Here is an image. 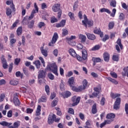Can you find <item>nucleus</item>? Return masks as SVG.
<instances>
[{
	"instance_id": "nucleus-60",
	"label": "nucleus",
	"mask_w": 128,
	"mask_h": 128,
	"mask_svg": "<svg viewBox=\"0 0 128 128\" xmlns=\"http://www.w3.org/2000/svg\"><path fill=\"white\" fill-rule=\"evenodd\" d=\"M110 75L112 78H118V74H116V73L114 72H110Z\"/></svg>"
},
{
	"instance_id": "nucleus-31",
	"label": "nucleus",
	"mask_w": 128,
	"mask_h": 128,
	"mask_svg": "<svg viewBox=\"0 0 128 128\" xmlns=\"http://www.w3.org/2000/svg\"><path fill=\"white\" fill-rule=\"evenodd\" d=\"M98 110H96V104H94L92 106V112L93 114H96Z\"/></svg>"
},
{
	"instance_id": "nucleus-23",
	"label": "nucleus",
	"mask_w": 128,
	"mask_h": 128,
	"mask_svg": "<svg viewBox=\"0 0 128 128\" xmlns=\"http://www.w3.org/2000/svg\"><path fill=\"white\" fill-rule=\"evenodd\" d=\"M112 58L114 62H118L120 60V54L114 53Z\"/></svg>"
},
{
	"instance_id": "nucleus-40",
	"label": "nucleus",
	"mask_w": 128,
	"mask_h": 128,
	"mask_svg": "<svg viewBox=\"0 0 128 128\" xmlns=\"http://www.w3.org/2000/svg\"><path fill=\"white\" fill-rule=\"evenodd\" d=\"M110 6L113 8H116V0H112L110 3Z\"/></svg>"
},
{
	"instance_id": "nucleus-13",
	"label": "nucleus",
	"mask_w": 128,
	"mask_h": 128,
	"mask_svg": "<svg viewBox=\"0 0 128 128\" xmlns=\"http://www.w3.org/2000/svg\"><path fill=\"white\" fill-rule=\"evenodd\" d=\"M46 76V72L44 70H40L38 72V78H44Z\"/></svg>"
},
{
	"instance_id": "nucleus-16",
	"label": "nucleus",
	"mask_w": 128,
	"mask_h": 128,
	"mask_svg": "<svg viewBox=\"0 0 128 128\" xmlns=\"http://www.w3.org/2000/svg\"><path fill=\"white\" fill-rule=\"evenodd\" d=\"M86 34L87 36V38L88 40H96V36H94V34H90L88 32H86Z\"/></svg>"
},
{
	"instance_id": "nucleus-53",
	"label": "nucleus",
	"mask_w": 128,
	"mask_h": 128,
	"mask_svg": "<svg viewBox=\"0 0 128 128\" xmlns=\"http://www.w3.org/2000/svg\"><path fill=\"white\" fill-rule=\"evenodd\" d=\"M46 26V24L44 22H40L38 24V26L39 28H42V26Z\"/></svg>"
},
{
	"instance_id": "nucleus-24",
	"label": "nucleus",
	"mask_w": 128,
	"mask_h": 128,
	"mask_svg": "<svg viewBox=\"0 0 128 128\" xmlns=\"http://www.w3.org/2000/svg\"><path fill=\"white\" fill-rule=\"evenodd\" d=\"M68 52L69 54H70V56H73V58H76V52L72 48H70Z\"/></svg>"
},
{
	"instance_id": "nucleus-43",
	"label": "nucleus",
	"mask_w": 128,
	"mask_h": 128,
	"mask_svg": "<svg viewBox=\"0 0 128 128\" xmlns=\"http://www.w3.org/2000/svg\"><path fill=\"white\" fill-rule=\"evenodd\" d=\"M100 48V45H96L92 48V50H98V49Z\"/></svg>"
},
{
	"instance_id": "nucleus-45",
	"label": "nucleus",
	"mask_w": 128,
	"mask_h": 128,
	"mask_svg": "<svg viewBox=\"0 0 128 128\" xmlns=\"http://www.w3.org/2000/svg\"><path fill=\"white\" fill-rule=\"evenodd\" d=\"M22 27H19L17 29V34L18 36H20L22 34Z\"/></svg>"
},
{
	"instance_id": "nucleus-28",
	"label": "nucleus",
	"mask_w": 128,
	"mask_h": 128,
	"mask_svg": "<svg viewBox=\"0 0 128 128\" xmlns=\"http://www.w3.org/2000/svg\"><path fill=\"white\" fill-rule=\"evenodd\" d=\"M78 38L81 40L82 42H86V37L84 35L80 34L78 35Z\"/></svg>"
},
{
	"instance_id": "nucleus-25",
	"label": "nucleus",
	"mask_w": 128,
	"mask_h": 128,
	"mask_svg": "<svg viewBox=\"0 0 128 128\" xmlns=\"http://www.w3.org/2000/svg\"><path fill=\"white\" fill-rule=\"evenodd\" d=\"M42 106L40 105H38L37 107L36 116H40V111H41Z\"/></svg>"
},
{
	"instance_id": "nucleus-15",
	"label": "nucleus",
	"mask_w": 128,
	"mask_h": 128,
	"mask_svg": "<svg viewBox=\"0 0 128 128\" xmlns=\"http://www.w3.org/2000/svg\"><path fill=\"white\" fill-rule=\"evenodd\" d=\"M13 102L16 106H18L20 104V102L16 96H14L13 98Z\"/></svg>"
},
{
	"instance_id": "nucleus-36",
	"label": "nucleus",
	"mask_w": 128,
	"mask_h": 128,
	"mask_svg": "<svg viewBox=\"0 0 128 128\" xmlns=\"http://www.w3.org/2000/svg\"><path fill=\"white\" fill-rule=\"evenodd\" d=\"M68 16H70L72 20H74V14L72 12H69L68 14Z\"/></svg>"
},
{
	"instance_id": "nucleus-6",
	"label": "nucleus",
	"mask_w": 128,
	"mask_h": 128,
	"mask_svg": "<svg viewBox=\"0 0 128 128\" xmlns=\"http://www.w3.org/2000/svg\"><path fill=\"white\" fill-rule=\"evenodd\" d=\"M74 77L70 78L68 80V82L70 84V88H72V90H74V92H80L82 90H80V88H76V86H72V85L74 84Z\"/></svg>"
},
{
	"instance_id": "nucleus-42",
	"label": "nucleus",
	"mask_w": 128,
	"mask_h": 128,
	"mask_svg": "<svg viewBox=\"0 0 128 128\" xmlns=\"http://www.w3.org/2000/svg\"><path fill=\"white\" fill-rule=\"evenodd\" d=\"M46 102V98L44 96H42L39 100V102Z\"/></svg>"
},
{
	"instance_id": "nucleus-56",
	"label": "nucleus",
	"mask_w": 128,
	"mask_h": 128,
	"mask_svg": "<svg viewBox=\"0 0 128 128\" xmlns=\"http://www.w3.org/2000/svg\"><path fill=\"white\" fill-rule=\"evenodd\" d=\"M116 12V8H114L112 10V13L110 14V16H112V18H114Z\"/></svg>"
},
{
	"instance_id": "nucleus-62",
	"label": "nucleus",
	"mask_w": 128,
	"mask_h": 128,
	"mask_svg": "<svg viewBox=\"0 0 128 128\" xmlns=\"http://www.w3.org/2000/svg\"><path fill=\"white\" fill-rule=\"evenodd\" d=\"M48 78L50 79V80H54V75L50 73L48 74Z\"/></svg>"
},
{
	"instance_id": "nucleus-4",
	"label": "nucleus",
	"mask_w": 128,
	"mask_h": 128,
	"mask_svg": "<svg viewBox=\"0 0 128 128\" xmlns=\"http://www.w3.org/2000/svg\"><path fill=\"white\" fill-rule=\"evenodd\" d=\"M47 70H50L56 76H58V66H56V63L48 64L47 66Z\"/></svg>"
},
{
	"instance_id": "nucleus-54",
	"label": "nucleus",
	"mask_w": 128,
	"mask_h": 128,
	"mask_svg": "<svg viewBox=\"0 0 128 128\" xmlns=\"http://www.w3.org/2000/svg\"><path fill=\"white\" fill-rule=\"evenodd\" d=\"M15 42H16V40L14 38H12L10 40V44L11 46H12V44H14Z\"/></svg>"
},
{
	"instance_id": "nucleus-57",
	"label": "nucleus",
	"mask_w": 128,
	"mask_h": 128,
	"mask_svg": "<svg viewBox=\"0 0 128 128\" xmlns=\"http://www.w3.org/2000/svg\"><path fill=\"white\" fill-rule=\"evenodd\" d=\"M12 110H9L7 114V116L8 118H12Z\"/></svg>"
},
{
	"instance_id": "nucleus-26",
	"label": "nucleus",
	"mask_w": 128,
	"mask_h": 128,
	"mask_svg": "<svg viewBox=\"0 0 128 128\" xmlns=\"http://www.w3.org/2000/svg\"><path fill=\"white\" fill-rule=\"evenodd\" d=\"M104 60L106 62H108L110 60V54L108 52H105L104 54Z\"/></svg>"
},
{
	"instance_id": "nucleus-10",
	"label": "nucleus",
	"mask_w": 128,
	"mask_h": 128,
	"mask_svg": "<svg viewBox=\"0 0 128 128\" xmlns=\"http://www.w3.org/2000/svg\"><path fill=\"white\" fill-rule=\"evenodd\" d=\"M54 118H56V114H50L48 118V123L49 124H52L54 122Z\"/></svg>"
},
{
	"instance_id": "nucleus-22",
	"label": "nucleus",
	"mask_w": 128,
	"mask_h": 128,
	"mask_svg": "<svg viewBox=\"0 0 128 128\" xmlns=\"http://www.w3.org/2000/svg\"><path fill=\"white\" fill-rule=\"evenodd\" d=\"M40 50L41 51L42 54L45 57L48 56V50L44 49V46L41 47L40 48Z\"/></svg>"
},
{
	"instance_id": "nucleus-39",
	"label": "nucleus",
	"mask_w": 128,
	"mask_h": 128,
	"mask_svg": "<svg viewBox=\"0 0 128 128\" xmlns=\"http://www.w3.org/2000/svg\"><path fill=\"white\" fill-rule=\"evenodd\" d=\"M116 44L119 46L121 50H122V40L118 38L116 41Z\"/></svg>"
},
{
	"instance_id": "nucleus-48",
	"label": "nucleus",
	"mask_w": 128,
	"mask_h": 128,
	"mask_svg": "<svg viewBox=\"0 0 128 128\" xmlns=\"http://www.w3.org/2000/svg\"><path fill=\"white\" fill-rule=\"evenodd\" d=\"M106 102V98L102 97L100 100V104L101 106H104V104Z\"/></svg>"
},
{
	"instance_id": "nucleus-9",
	"label": "nucleus",
	"mask_w": 128,
	"mask_h": 128,
	"mask_svg": "<svg viewBox=\"0 0 128 128\" xmlns=\"http://www.w3.org/2000/svg\"><path fill=\"white\" fill-rule=\"evenodd\" d=\"M102 88L100 87H96L94 88V92L92 94V96H90V98L98 96Z\"/></svg>"
},
{
	"instance_id": "nucleus-30",
	"label": "nucleus",
	"mask_w": 128,
	"mask_h": 128,
	"mask_svg": "<svg viewBox=\"0 0 128 128\" xmlns=\"http://www.w3.org/2000/svg\"><path fill=\"white\" fill-rule=\"evenodd\" d=\"M34 64H35L36 68H40V60H37L33 62Z\"/></svg>"
},
{
	"instance_id": "nucleus-61",
	"label": "nucleus",
	"mask_w": 128,
	"mask_h": 128,
	"mask_svg": "<svg viewBox=\"0 0 128 128\" xmlns=\"http://www.w3.org/2000/svg\"><path fill=\"white\" fill-rule=\"evenodd\" d=\"M60 88L61 90H64V84L62 83V84H60Z\"/></svg>"
},
{
	"instance_id": "nucleus-5",
	"label": "nucleus",
	"mask_w": 128,
	"mask_h": 128,
	"mask_svg": "<svg viewBox=\"0 0 128 128\" xmlns=\"http://www.w3.org/2000/svg\"><path fill=\"white\" fill-rule=\"evenodd\" d=\"M82 52V58L78 54H76V56L78 60H79V62H82V60H88V52H86V50L83 49Z\"/></svg>"
},
{
	"instance_id": "nucleus-21",
	"label": "nucleus",
	"mask_w": 128,
	"mask_h": 128,
	"mask_svg": "<svg viewBox=\"0 0 128 128\" xmlns=\"http://www.w3.org/2000/svg\"><path fill=\"white\" fill-rule=\"evenodd\" d=\"M110 96L114 100V98H120V94H114L112 92H110Z\"/></svg>"
},
{
	"instance_id": "nucleus-7",
	"label": "nucleus",
	"mask_w": 128,
	"mask_h": 128,
	"mask_svg": "<svg viewBox=\"0 0 128 128\" xmlns=\"http://www.w3.org/2000/svg\"><path fill=\"white\" fill-rule=\"evenodd\" d=\"M58 39V33L54 32L52 36L51 42L48 44L49 46H54V44L56 42V40Z\"/></svg>"
},
{
	"instance_id": "nucleus-1",
	"label": "nucleus",
	"mask_w": 128,
	"mask_h": 128,
	"mask_svg": "<svg viewBox=\"0 0 128 128\" xmlns=\"http://www.w3.org/2000/svg\"><path fill=\"white\" fill-rule=\"evenodd\" d=\"M0 124L3 126H8V128H18L20 126L19 121L14 122L13 124V126H12V123L8 122L6 121L0 122Z\"/></svg>"
},
{
	"instance_id": "nucleus-50",
	"label": "nucleus",
	"mask_w": 128,
	"mask_h": 128,
	"mask_svg": "<svg viewBox=\"0 0 128 128\" xmlns=\"http://www.w3.org/2000/svg\"><path fill=\"white\" fill-rule=\"evenodd\" d=\"M20 58H16L14 60V64H16V66H18V64H20Z\"/></svg>"
},
{
	"instance_id": "nucleus-47",
	"label": "nucleus",
	"mask_w": 128,
	"mask_h": 128,
	"mask_svg": "<svg viewBox=\"0 0 128 128\" xmlns=\"http://www.w3.org/2000/svg\"><path fill=\"white\" fill-rule=\"evenodd\" d=\"M16 76H17V77H20V78H22V76H23V75H22V74L20 72V71H18V72H16Z\"/></svg>"
},
{
	"instance_id": "nucleus-20",
	"label": "nucleus",
	"mask_w": 128,
	"mask_h": 128,
	"mask_svg": "<svg viewBox=\"0 0 128 128\" xmlns=\"http://www.w3.org/2000/svg\"><path fill=\"white\" fill-rule=\"evenodd\" d=\"M12 10L10 8H6V14L8 16H9L10 18H11L12 16Z\"/></svg>"
},
{
	"instance_id": "nucleus-52",
	"label": "nucleus",
	"mask_w": 128,
	"mask_h": 128,
	"mask_svg": "<svg viewBox=\"0 0 128 128\" xmlns=\"http://www.w3.org/2000/svg\"><path fill=\"white\" fill-rule=\"evenodd\" d=\"M41 8L42 10H44V8H48V6L46 3H42L41 4Z\"/></svg>"
},
{
	"instance_id": "nucleus-32",
	"label": "nucleus",
	"mask_w": 128,
	"mask_h": 128,
	"mask_svg": "<svg viewBox=\"0 0 128 128\" xmlns=\"http://www.w3.org/2000/svg\"><path fill=\"white\" fill-rule=\"evenodd\" d=\"M10 84L12 86H16L18 84V81L16 80H12L10 81Z\"/></svg>"
},
{
	"instance_id": "nucleus-8",
	"label": "nucleus",
	"mask_w": 128,
	"mask_h": 128,
	"mask_svg": "<svg viewBox=\"0 0 128 128\" xmlns=\"http://www.w3.org/2000/svg\"><path fill=\"white\" fill-rule=\"evenodd\" d=\"M72 100L73 102L72 104V106H78V104H80V97L78 96L76 98V96H74L72 97Z\"/></svg>"
},
{
	"instance_id": "nucleus-41",
	"label": "nucleus",
	"mask_w": 128,
	"mask_h": 128,
	"mask_svg": "<svg viewBox=\"0 0 128 128\" xmlns=\"http://www.w3.org/2000/svg\"><path fill=\"white\" fill-rule=\"evenodd\" d=\"M34 20H32L28 24V28H34Z\"/></svg>"
},
{
	"instance_id": "nucleus-64",
	"label": "nucleus",
	"mask_w": 128,
	"mask_h": 128,
	"mask_svg": "<svg viewBox=\"0 0 128 128\" xmlns=\"http://www.w3.org/2000/svg\"><path fill=\"white\" fill-rule=\"evenodd\" d=\"M2 68L6 70V68H8V62H6V63H2Z\"/></svg>"
},
{
	"instance_id": "nucleus-33",
	"label": "nucleus",
	"mask_w": 128,
	"mask_h": 128,
	"mask_svg": "<svg viewBox=\"0 0 128 128\" xmlns=\"http://www.w3.org/2000/svg\"><path fill=\"white\" fill-rule=\"evenodd\" d=\"M107 78L108 80H110V82H111L112 84H118V81L114 79L110 78V77H108Z\"/></svg>"
},
{
	"instance_id": "nucleus-19",
	"label": "nucleus",
	"mask_w": 128,
	"mask_h": 128,
	"mask_svg": "<svg viewBox=\"0 0 128 128\" xmlns=\"http://www.w3.org/2000/svg\"><path fill=\"white\" fill-rule=\"evenodd\" d=\"M94 34H100V38H102L104 36V33L102 32L100 29H95L94 30Z\"/></svg>"
},
{
	"instance_id": "nucleus-34",
	"label": "nucleus",
	"mask_w": 128,
	"mask_h": 128,
	"mask_svg": "<svg viewBox=\"0 0 128 128\" xmlns=\"http://www.w3.org/2000/svg\"><path fill=\"white\" fill-rule=\"evenodd\" d=\"M108 30H112L114 28V22H110L108 25Z\"/></svg>"
},
{
	"instance_id": "nucleus-29",
	"label": "nucleus",
	"mask_w": 128,
	"mask_h": 128,
	"mask_svg": "<svg viewBox=\"0 0 128 128\" xmlns=\"http://www.w3.org/2000/svg\"><path fill=\"white\" fill-rule=\"evenodd\" d=\"M70 96H72V93L68 91L66 92L64 94H62V96L64 98H66Z\"/></svg>"
},
{
	"instance_id": "nucleus-12",
	"label": "nucleus",
	"mask_w": 128,
	"mask_h": 128,
	"mask_svg": "<svg viewBox=\"0 0 128 128\" xmlns=\"http://www.w3.org/2000/svg\"><path fill=\"white\" fill-rule=\"evenodd\" d=\"M82 85H83V87L82 86H80L78 88H80V90H81L80 92H82V90H86V88H88V80H84L82 82Z\"/></svg>"
},
{
	"instance_id": "nucleus-44",
	"label": "nucleus",
	"mask_w": 128,
	"mask_h": 128,
	"mask_svg": "<svg viewBox=\"0 0 128 128\" xmlns=\"http://www.w3.org/2000/svg\"><path fill=\"white\" fill-rule=\"evenodd\" d=\"M45 90H46V94L48 96H50V86H48L46 85L45 86Z\"/></svg>"
},
{
	"instance_id": "nucleus-18",
	"label": "nucleus",
	"mask_w": 128,
	"mask_h": 128,
	"mask_svg": "<svg viewBox=\"0 0 128 128\" xmlns=\"http://www.w3.org/2000/svg\"><path fill=\"white\" fill-rule=\"evenodd\" d=\"M66 20H62L60 23L56 24V28H64L66 26Z\"/></svg>"
},
{
	"instance_id": "nucleus-14",
	"label": "nucleus",
	"mask_w": 128,
	"mask_h": 128,
	"mask_svg": "<svg viewBox=\"0 0 128 128\" xmlns=\"http://www.w3.org/2000/svg\"><path fill=\"white\" fill-rule=\"evenodd\" d=\"M6 4L8 6H10V4H11L10 6V8L12 9L13 12H16V7H14V2L12 0L10 1V0H7L6 2Z\"/></svg>"
},
{
	"instance_id": "nucleus-11",
	"label": "nucleus",
	"mask_w": 128,
	"mask_h": 128,
	"mask_svg": "<svg viewBox=\"0 0 128 128\" xmlns=\"http://www.w3.org/2000/svg\"><path fill=\"white\" fill-rule=\"evenodd\" d=\"M120 98H118L116 99V100L114 102V110H118V108H120Z\"/></svg>"
},
{
	"instance_id": "nucleus-59",
	"label": "nucleus",
	"mask_w": 128,
	"mask_h": 128,
	"mask_svg": "<svg viewBox=\"0 0 128 128\" xmlns=\"http://www.w3.org/2000/svg\"><path fill=\"white\" fill-rule=\"evenodd\" d=\"M68 34V31L66 29H63L62 30V34L63 36H67Z\"/></svg>"
},
{
	"instance_id": "nucleus-37",
	"label": "nucleus",
	"mask_w": 128,
	"mask_h": 128,
	"mask_svg": "<svg viewBox=\"0 0 128 128\" xmlns=\"http://www.w3.org/2000/svg\"><path fill=\"white\" fill-rule=\"evenodd\" d=\"M92 60L94 62H100L102 60L100 58H93Z\"/></svg>"
},
{
	"instance_id": "nucleus-49",
	"label": "nucleus",
	"mask_w": 128,
	"mask_h": 128,
	"mask_svg": "<svg viewBox=\"0 0 128 128\" xmlns=\"http://www.w3.org/2000/svg\"><path fill=\"white\" fill-rule=\"evenodd\" d=\"M119 20H124V14L121 13L119 16Z\"/></svg>"
},
{
	"instance_id": "nucleus-51",
	"label": "nucleus",
	"mask_w": 128,
	"mask_h": 128,
	"mask_svg": "<svg viewBox=\"0 0 128 128\" xmlns=\"http://www.w3.org/2000/svg\"><path fill=\"white\" fill-rule=\"evenodd\" d=\"M0 60L2 61V64H4L6 62V58H4V56L2 55L1 58H0Z\"/></svg>"
},
{
	"instance_id": "nucleus-46",
	"label": "nucleus",
	"mask_w": 128,
	"mask_h": 128,
	"mask_svg": "<svg viewBox=\"0 0 128 128\" xmlns=\"http://www.w3.org/2000/svg\"><path fill=\"white\" fill-rule=\"evenodd\" d=\"M58 99H55L52 103V106H56L58 104Z\"/></svg>"
},
{
	"instance_id": "nucleus-17",
	"label": "nucleus",
	"mask_w": 128,
	"mask_h": 128,
	"mask_svg": "<svg viewBox=\"0 0 128 128\" xmlns=\"http://www.w3.org/2000/svg\"><path fill=\"white\" fill-rule=\"evenodd\" d=\"M106 118H108V120H110L111 122H114V118H116V114H114L113 113H110L107 114Z\"/></svg>"
},
{
	"instance_id": "nucleus-27",
	"label": "nucleus",
	"mask_w": 128,
	"mask_h": 128,
	"mask_svg": "<svg viewBox=\"0 0 128 128\" xmlns=\"http://www.w3.org/2000/svg\"><path fill=\"white\" fill-rule=\"evenodd\" d=\"M34 6L36 10H33L31 13L34 16V14L38 12V5H36V3L34 4Z\"/></svg>"
},
{
	"instance_id": "nucleus-58",
	"label": "nucleus",
	"mask_w": 128,
	"mask_h": 128,
	"mask_svg": "<svg viewBox=\"0 0 128 128\" xmlns=\"http://www.w3.org/2000/svg\"><path fill=\"white\" fill-rule=\"evenodd\" d=\"M122 8H124V10H128V6H126V4L124 2H122Z\"/></svg>"
},
{
	"instance_id": "nucleus-38",
	"label": "nucleus",
	"mask_w": 128,
	"mask_h": 128,
	"mask_svg": "<svg viewBox=\"0 0 128 128\" xmlns=\"http://www.w3.org/2000/svg\"><path fill=\"white\" fill-rule=\"evenodd\" d=\"M51 24H54V22H58V19L55 16H53L50 18Z\"/></svg>"
},
{
	"instance_id": "nucleus-2",
	"label": "nucleus",
	"mask_w": 128,
	"mask_h": 128,
	"mask_svg": "<svg viewBox=\"0 0 128 128\" xmlns=\"http://www.w3.org/2000/svg\"><path fill=\"white\" fill-rule=\"evenodd\" d=\"M52 10L54 12L58 13V18H60L62 16V10H60V4H54L52 6Z\"/></svg>"
},
{
	"instance_id": "nucleus-35",
	"label": "nucleus",
	"mask_w": 128,
	"mask_h": 128,
	"mask_svg": "<svg viewBox=\"0 0 128 128\" xmlns=\"http://www.w3.org/2000/svg\"><path fill=\"white\" fill-rule=\"evenodd\" d=\"M100 12H107V14H110V11L108 9L106 8H101L100 10Z\"/></svg>"
},
{
	"instance_id": "nucleus-63",
	"label": "nucleus",
	"mask_w": 128,
	"mask_h": 128,
	"mask_svg": "<svg viewBox=\"0 0 128 128\" xmlns=\"http://www.w3.org/2000/svg\"><path fill=\"white\" fill-rule=\"evenodd\" d=\"M91 76H92L93 78H96L98 77V75L94 72H92L91 73Z\"/></svg>"
},
{
	"instance_id": "nucleus-3",
	"label": "nucleus",
	"mask_w": 128,
	"mask_h": 128,
	"mask_svg": "<svg viewBox=\"0 0 128 128\" xmlns=\"http://www.w3.org/2000/svg\"><path fill=\"white\" fill-rule=\"evenodd\" d=\"M84 20H82L83 26H85L86 28H88V26L89 28L94 26V21L92 20H88L86 15H84Z\"/></svg>"
},
{
	"instance_id": "nucleus-55",
	"label": "nucleus",
	"mask_w": 128,
	"mask_h": 128,
	"mask_svg": "<svg viewBox=\"0 0 128 128\" xmlns=\"http://www.w3.org/2000/svg\"><path fill=\"white\" fill-rule=\"evenodd\" d=\"M68 112L69 114H74V108H69Z\"/></svg>"
}]
</instances>
